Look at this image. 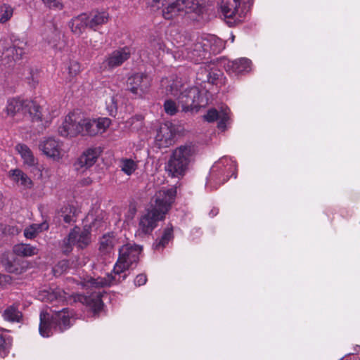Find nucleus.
Here are the masks:
<instances>
[{"instance_id":"nucleus-32","label":"nucleus","mask_w":360,"mask_h":360,"mask_svg":"<svg viewBox=\"0 0 360 360\" xmlns=\"http://www.w3.org/2000/svg\"><path fill=\"white\" fill-rule=\"evenodd\" d=\"M49 229V224L46 221L41 224H33L26 228L24 231V236L28 239L34 238L37 235Z\"/></svg>"},{"instance_id":"nucleus-48","label":"nucleus","mask_w":360,"mask_h":360,"mask_svg":"<svg viewBox=\"0 0 360 360\" xmlns=\"http://www.w3.org/2000/svg\"><path fill=\"white\" fill-rule=\"evenodd\" d=\"M11 281L12 278L9 275L0 274V287H4L6 284L11 283Z\"/></svg>"},{"instance_id":"nucleus-28","label":"nucleus","mask_w":360,"mask_h":360,"mask_svg":"<svg viewBox=\"0 0 360 360\" xmlns=\"http://www.w3.org/2000/svg\"><path fill=\"white\" fill-rule=\"evenodd\" d=\"M108 13L105 11H95L88 16L89 27L91 29L95 30L97 26L105 24L108 20Z\"/></svg>"},{"instance_id":"nucleus-18","label":"nucleus","mask_w":360,"mask_h":360,"mask_svg":"<svg viewBox=\"0 0 360 360\" xmlns=\"http://www.w3.org/2000/svg\"><path fill=\"white\" fill-rule=\"evenodd\" d=\"M205 46L208 49V56L210 54H217L220 53L225 47V42L212 34H205L202 36Z\"/></svg>"},{"instance_id":"nucleus-24","label":"nucleus","mask_w":360,"mask_h":360,"mask_svg":"<svg viewBox=\"0 0 360 360\" xmlns=\"http://www.w3.org/2000/svg\"><path fill=\"white\" fill-rule=\"evenodd\" d=\"M71 31L77 35H80L89 27L88 16L85 13L73 18L70 22Z\"/></svg>"},{"instance_id":"nucleus-7","label":"nucleus","mask_w":360,"mask_h":360,"mask_svg":"<svg viewBox=\"0 0 360 360\" xmlns=\"http://www.w3.org/2000/svg\"><path fill=\"white\" fill-rule=\"evenodd\" d=\"M199 3L197 0H174L162 10V16L167 20L177 15H183L189 13H199Z\"/></svg>"},{"instance_id":"nucleus-5","label":"nucleus","mask_w":360,"mask_h":360,"mask_svg":"<svg viewBox=\"0 0 360 360\" xmlns=\"http://www.w3.org/2000/svg\"><path fill=\"white\" fill-rule=\"evenodd\" d=\"M4 112L10 117L22 114L27 116L32 122L41 120L40 106L32 101L24 100L20 98H8Z\"/></svg>"},{"instance_id":"nucleus-34","label":"nucleus","mask_w":360,"mask_h":360,"mask_svg":"<svg viewBox=\"0 0 360 360\" xmlns=\"http://www.w3.org/2000/svg\"><path fill=\"white\" fill-rule=\"evenodd\" d=\"M60 217L66 224H70L75 222L77 217L75 207L70 205H65L60 210Z\"/></svg>"},{"instance_id":"nucleus-21","label":"nucleus","mask_w":360,"mask_h":360,"mask_svg":"<svg viewBox=\"0 0 360 360\" xmlns=\"http://www.w3.org/2000/svg\"><path fill=\"white\" fill-rule=\"evenodd\" d=\"M221 166H223L224 169L222 170L223 173H226V178L224 177L221 181L224 184L225 181L228 180L230 176L234 174V171L236 169V165L234 161H233L231 158L224 157L220 159L215 165L213 166L211 172V175L214 176L216 169L220 168Z\"/></svg>"},{"instance_id":"nucleus-8","label":"nucleus","mask_w":360,"mask_h":360,"mask_svg":"<svg viewBox=\"0 0 360 360\" xmlns=\"http://www.w3.org/2000/svg\"><path fill=\"white\" fill-rule=\"evenodd\" d=\"M178 103L183 112L198 111L202 102L200 90L196 86L184 89L178 96Z\"/></svg>"},{"instance_id":"nucleus-20","label":"nucleus","mask_w":360,"mask_h":360,"mask_svg":"<svg viewBox=\"0 0 360 360\" xmlns=\"http://www.w3.org/2000/svg\"><path fill=\"white\" fill-rule=\"evenodd\" d=\"M221 76L222 72L219 70L201 67L197 73V79L202 83L208 82L214 84Z\"/></svg>"},{"instance_id":"nucleus-42","label":"nucleus","mask_w":360,"mask_h":360,"mask_svg":"<svg viewBox=\"0 0 360 360\" xmlns=\"http://www.w3.org/2000/svg\"><path fill=\"white\" fill-rule=\"evenodd\" d=\"M68 70L70 77H73L80 72V65L77 61H70Z\"/></svg>"},{"instance_id":"nucleus-36","label":"nucleus","mask_w":360,"mask_h":360,"mask_svg":"<svg viewBox=\"0 0 360 360\" xmlns=\"http://www.w3.org/2000/svg\"><path fill=\"white\" fill-rule=\"evenodd\" d=\"M169 83V84L166 87L167 91L178 97L181 92H182L181 90L184 89V85L182 84L181 81L177 78L170 80Z\"/></svg>"},{"instance_id":"nucleus-14","label":"nucleus","mask_w":360,"mask_h":360,"mask_svg":"<svg viewBox=\"0 0 360 360\" xmlns=\"http://www.w3.org/2000/svg\"><path fill=\"white\" fill-rule=\"evenodd\" d=\"M110 124V120L106 117L98 119L82 118L84 134L82 135L95 136L105 131Z\"/></svg>"},{"instance_id":"nucleus-53","label":"nucleus","mask_w":360,"mask_h":360,"mask_svg":"<svg viewBox=\"0 0 360 360\" xmlns=\"http://www.w3.org/2000/svg\"><path fill=\"white\" fill-rule=\"evenodd\" d=\"M43 2L45 1V0H41Z\"/></svg>"},{"instance_id":"nucleus-9","label":"nucleus","mask_w":360,"mask_h":360,"mask_svg":"<svg viewBox=\"0 0 360 360\" xmlns=\"http://www.w3.org/2000/svg\"><path fill=\"white\" fill-rule=\"evenodd\" d=\"M90 242V232L87 230H81L79 227L75 226L64 238L62 243L63 252L68 254L72 250L73 245L83 249Z\"/></svg>"},{"instance_id":"nucleus-30","label":"nucleus","mask_w":360,"mask_h":360,"mask_svg":"<svg viewBox=\"0 0 360 360\" xmlns=\"http://www.w3.org/2000/svg\"><path fill=\"white\" fill-rule=\"evenodd\" d=\"M44 39L53 49H60L61 33L56 27H53L45 34Z\"/></svg>"},{"instance_id":"nucleus-15","label":"nucleus","mask_w":360,"mask_h":360,"mask_svg":"<svg viewBox=\"0 0 360 360\" xmlns=\"http://www.w3.org/2000/svg\"><path fill=\"white\" fill-rule=\"evenodd\" d=\"M99 149L89 148L77 158L74 164L77 172H84L86 169L94 165L99 156Z\"/></svg>"},{"instance_id":"nucleus-6","label":"nucleus","mask_w":360,"mask_h":360,"mask_svg":"<svg viewBox=\"0 0 360 360\" xmlns=\"http://www.w3.org/2000/svg\"><path fill=\"white\" fill-rule=\"evenodd\" d=\"M28 52L27 43L17 37L11 38V44L0 41V60L9 66L21 60Z\"/></svg>"},{"instance_id":"nucleus-37","label":"nucleus","mask_w":360,"mask_h":360,"mask_svg":"<svg viewBox=\"0 0 360 360\" xmlns=\"http://www.w3.org/2000/svg\"><path fill=\"white\" fill-rule=\"evenodd\" d=\"M13 8L7 4H4L0 6V23L4 24L7 22L13 15Z\"/></svg>"},{"instance_id":"nucleus-27","label":"nucleus","mask_w":360,"mask_h":360,"mask_svg":"<svg viewBox=\"0 0 360 360\" xmlns=\"http://www.w3.org/2000/svg\"><path fill=\"white\" fill-rule=\"evenodd\" d=\"M240 0H221V10L226 18H233L238 12Z\"/></svg>"},{"instance_id":"nucleus-50","label":"nucleus","mask_w":360,"mask_h":360,"mask_svg":"<svg viewBox=\"0 0 360 360\" xmlns=\"http://www.w3.org/2000/svg\"><path fill=\"white\" fill-rule=\"evenodd\" d=\"M96 43H97V41H95V42L93 43L92 41L91 40V44L93 46V48H94L95 49H99L101 44H102L101 41L98 44H97Z\"/></svg>"},{"instance_id":"nucleus-3","label":"nucleus","mask_w":360,"mask_h":360,"mask_svg":"<svg viewBox=\"0 0 360 360\" xmlns=\"http://www.w3.org/2000/svg\"><path fill=\"white\" fill-rule=\"evenodd\" d=\"M197 147L191 143L181 145L174 150L168 161L167 170L174 177L184 174L197 154Z\"/></svg>"},{"instance_id":"nucleus-49","label":"nucleus","mask_w":360,"mask_h":360,"mask_svg":"<svg viewBox=\"0 0 360 360\" xmlns=\"http://www.w3.org/2000/svg\"><path fill=\"white\" fill-rule=\"evenodd\" d=\"M6 268L7 271H9V272H13H13H15L17 271V269L14 268L13 266V265H11V264H8Z\"/></svg>"},{"instance_id":"nucleus-17","label":"nucleus","mask_w":360,"mask_h":360,"mask_svg":"<svg viewBox=\"0 0 360 360\" xmlns=\"http://www.w3.org/2000/svg\"><path fill=\"white\" fill-rule=\"evenodd\" d=\"M39 149L48 157L58 158L60 155L61 143L58 140L49 137L40 143Z\"/></svg>"},{"instance_id":"nucleus-1","label":"nucleus","mask_w":360,"mask_h":360,"mask_svg":"<svg viewBox=\"0 0 360 360\" xmlns=\"http://www.w3.org/2000/svg\"><path fill=\"white\" fill-rule=\"evenodd\" d=\"M141 250L142 248L136 244L127 243L122 246L112 272L103 278L94 280L93 284L96 287L110 286L124 281L129 275V269L138 262Z\"/></svg>"},{"instance_id":"nucleus-2","label":"nucleus","mask_w":360,"mask_h":360,"mask_svg":"<svg viewBox=\"0 0 360 360\" xmlns=\"http://www.w3.org/2000/svg\"><path fill=\"white\" fill-rule=\"evenodd\" d=\"M176 194V188L160 190L154 196V203H151V208L141 216L139 224V233L143 234L150 233L155 228L158 221L162 220L167 212Z\"/></svg>"},{"instance_id":"nucleus-31","label":"nucleus","mask_w":360,"mask_h":360,"mask_svg":"<svg viewBox=\"0 0 360 360\" xmlns=\"http://www.w3.org/2000/svg\"><path fill=\"white\" fill-rule=\"evenodd\" d=\"M173 238V230L172 228H167L165 229L162 236L157 239L153 245L155 250L160 251L169 243Z\"/></svg>"},{"instance_id":"nucleus-29","label":"nucleus","mask_w":360,"mask_h":360,"mask_svg":"<svg viewBox=\"0 0 360 360\" xmlns=\"http://www.w3.org/2000/svg\"><path fill=\"white\" fill-rule=\"evenodd\" d=\"M16 150L20 154L24 163L28 166H34L37 163V159L34 157L31 150L24 144H18L16 146Z\"/></svg>"},{"instance_id":"nucleus-10","label":"nucleus","mask_w":360,"mask_h":360,"mask_svg":"<svg viewBox=\"0 0 360 360\" xmlns=\"http://www.w3.org/2000/svg\"><path fill=\"white\" fill-rule=\"evenodd\" d=\"M82 124V117L79 113L71 112L65 117L61 126L58 128V133L60 136H75L78 134H84V127Z\"/></svg>"},{"instance_id":"nucleus-33","label":"nucleus","mask_w":360,"mask_h":360,"mask_svg":"<svg viewBox=\"0 0 360 360\" xmlns=\"http://www.w3.org/2000/svg\"><path fill=\"white\" fill-rule=\"evenodd\" d=\"M13 252L19 256L31 257L37 255V248L30 244H18L13 247Z\"/></svg>"},{"instance_id":"nucleus-22","label":"nucleus","mask_w":360,"mask_h":360,"mask_svg":"<svg viewBox=\"0 0 360 360\" xmlns=\"http://www.w3.org/2000/svg\"><path fill=\"white\" fill-rule=\"evenodd\" d=\"M77 300L80 302L89 306L95 312L101 311L103 306L101 292H94L89 296L78 295Z\"/></svg>"},{"instance_id":"nucleus-16","label":"nucleus","mask_w":360,"mask_h":360,"mask_svg":"<svg viewBox=\"0 0 360 360\" xmlns=\"http://www.w3.org/2000/svg\"><path fill=\"white\" fill-rule=\"evenodd\" d=\"M174 127L171 123L162 124L157 132L155 142L159 148H167L173 142Z\"/></svg>"},{"instance_id":"nucleus-44","label":"nucleus","mask_w":360,"mask_h":360,"mask_svg":"<svg viewBox=\"0 0 360 360\" xmlns=\"http://www.w3.org/2000/svg\"><path fill=\"white\" fill-rule=\"evenodd\" d=\"M107 109L110 115L115 116L117 113V101L114 96L110 97V103L107 104Z\"/></svg>"},{"instance_id":"nucleus-13","label":"nucleus","mask_w":360,"mask_h":360,"mask_svg":"<svg viewBox=\"0 0 360 360\" xmlns=\"http://www.w3.org/2000/svg\"><path fill=\"white\" fill-rule=\"evenodd\" d=\"M150 85V78L143 73H136L130 76L127 82V89L135 96L141 97Z\"/></svg>"},{"instance_id":"nucleus-12","label":"nucleus","mask_w":360,"mask_h":360,"mask_svg":"<svg viewBox=\"0 0 360 360\" xmlns=\"http://www.w3.org/2000/svg\"><path fill=\"white\" fill-rule=\"evenodd\" d=\"M130 56L131 51L129 47L124 46L116 49L105 56V58L102 63L101 68L111 70L122 65L129 58Z\"/></svg>"},{"instance_id":"nucleus-51","label":"nucleus","mask_w":360,"mask_h":360,"mask_svg":"<svg viewBox=\"0 0 360 360\" xmlns=\"http://www.w3.org/2000/svg\"><path fill=\"white\" fill-rule=\"evenodd\" d=\"M3 207V200H2V195L0 193V210Z\"/></svg>"},{"instance_id":"nucleus-26","label":"nucleus","mask_w":360,"mask_h":360,"mask_svg":"<svg viewBox=\"0 0 360 360\" xmlns=\"http://www.w3.org/2000/svg\"><path fill=\"white\" fill-rule=\"evenodd\" d=\"M19 305L13 304L8 306L3 312V318L9 322L20 323L22 320V313L19 310Z\"/></svg>"},{"instance_id":"nucleus-23","label":"nucleus","mask_w":360,"mask_h":360,"mask_svg":"<svg viewBox=\"0 0 360 360\" xmlns=\"http://www.w3.org/2000/svg\"><path fill=\"white\" fill-rule=\"evenodd\" d=\"M251 61L246 58H242L229 62L226 66L227 71L232 72L236 75L243 72H249L250 70Z\"/></svg>"},{"instance_id":"nucleus-52","label":"nucleus","mask_w":360,"mask_h":360,"mask_svg":"<svg viewBox=\"0 0 360 360\" xmlns=\"http://www.w3.org/2000/svg\"><path fill=\"white\" fill-rule=\"evenodd\" d=\"M231 39H232V41H233V40H234V36H232V37H231Z\"/></svg>"},{"instance_id":"nucleus-47","label":"nucleus","mask_w":360,"mask_h":360,"mask_svg":"<svg viewBox=\"0 0 360 360\" xmlns=\"http://www.w3.org/2000/svg\"><path fill=\"white\" fill-rule=\"evenodd\" d=\"M1 231L12 235L19 233L18 229L13 226H5L3 229H1Z\"/></svg>"},{"instance_id":"nucleus-19","label":"nucleus","mask_w":360,"mask_h":360,"mask_svg":"<svg viewBox=\"0 0 360 360\" xmlns=\"http://www.w3.org/2000/svg\"><path fill=\"white\" fill-rule=\"evenodd\" d=\"M204 119L209 122H212L217 120H219L218 122V128L221 130H225L226 122L229 120L228 110H222L219 112L216 109H210L207 114L204 115Z\"/></svg>"},{"instance_id":"nucleus-4","label":"nucleus","mask_w":360,"mask_h":360,"mask_svg":"<svg viewBox=\"0 0 360 360\" xmlns=\"http://www.w3.org/2000/svg\"><path fill=\"white\" fill-rule=\"evenodd\" d=\"M72 316V313L68 309L63 308L60 311H56L52 315L51 320L50 321L49 314L41 311L39 316L40 324L39 330L40 335L43 337H49L52 334V328L59 332H63L70 327Z\"/></svg>"},{"instance_id":"nucleus-43","label":"nucleus","mask_w":360,"mask_h":360,"mask_svg":"<svg viewBox=\"0 0 360 360\" xmlns=\"http://www.w3.org/2000/svg\"><path fill=\"white\" fill-rule=\"evenodd\" d=\"M43 3L51 9L61 10L63 7L60 0H45Z\"/></svg>"},{"instance_id":"nucleus-40","label":"nucleus","mask_w":360,"mask_h":360,"mask_svg":"<svg viewBox=\"0 0 360 360\" xmlns=\"http://www.w3.org/2000/svg\"><path fill=\"white\" fill-rule=\"evenodd\" d=\"M163 106L165 112L169 115H174L178 112V105L172 99H166Z\"/></svg>"},{"instance_id":"nucleus-45","label":"nucleus","mask_w":360,"mask_h":360,"mask_svg":"<svg viewBox=\"0 0 360 360\" xmlns=\"http://www.w3.org/2000/svg\"><path fill=\"white\" fill-rule=\"evenodd\" d=\"M147 282V276L144 274H140L136 276L134 279V285L136 286H141L146 283Z\"/></svg>"},{"instance_id":"nucleus-11","label":"nucleus","mask_w":360,"mask_h":360,"mask_svg":"<svg viewBox=\"0 0 360 360\" xmlns=\"http://www.w3.org/2000/svg\"><path fill=\"white\" fill-rule=\"evenodd\" d=\"M181 52L186 58L195 63H201L208 56V49L205 46L202 36L198 37L195 42L185 47Z\"/></svg>"},{"instance_id":"nucleus-35","label":"nucleus","mask_w":360,"mask_h":360,"mask_svg":"<svg viewBox=\"0 0 360 360\" xmlns=\"http://www.w3.org/2000/svg\"><path fill=\"white\" fill-rule=\"evenodd\" d=\"M113 246L114 239L110 235H104L101 238L99 250L102 253L106 254L110 252L113 248Z\"/></svg>"},{"instance_id":"nucleus-25","label":"nucleus","mask_w":360,"mask_h":360,"mask_svg":"<svg viewBox=\"0 0 360 360\" xmlns=\"http://www.w3.org/2000/svg\"><path fill=\"white\" fill-rule=\"evenodd\" d=\"M8 176L13 181L20 184L25 188H31L32 186V181L30 178L19 169L10 170Z\"/></svg>"},{"instance_id":"nucleus-38","label":"nucleus","mask_w":360,"mask_h":360,"mask_svg":"<svg viewBox=\"0 0 360 360\" xmlns=\"http://www.w3.org/2000/svg\"><path fill=\"white\" fill-rule=\"evenodd\" d=\"M12 345V338L10 336L0 334V356L5 357Z\"/></svg>"},{"instance_id":"nucleus-46","label":"nucleus","mask_w":360,"mask_h":360,"mask_svg":"<svg viewBox=\"0 0 360 360\" xmlns=\"http://www.w3.org/2000/svg\"><path fill=\"white\" fill-rule=\"evenodd\" d=\"M165 0H149L148 5L153 10H158L164 6Z\"/></svg>"},{"instance_id":"nucleus-41","label":"nucleus","mask_w":360,"mask_h":360,"mask_svg":"<svg viewBox=\"0 0 360 360\" xmlns=\"http://www.w3.org/2000/svg\"><path fill=\"white\" fill-rule=\"evenodd\" d=\"M39 299L43 302H52L54 300H57L60 297V295L56 292L49 291V290H43L39 295Z\"/></svg>"},{"instance_id":"nucleus-39","label":"nucleus","mask_w":360,"mask_h":360,"mask_svg":"<svg viewBox=\"0 0 360 360\" xmlns=\"http://www.w3.org/2000/svg\"><path fill=\"white\" fill-rule=\"evenodd\" d=\"M121 169L127 175L132 174L137 169V162L131 159H122L121 160Z\"/></svg>"}]
</instances>
